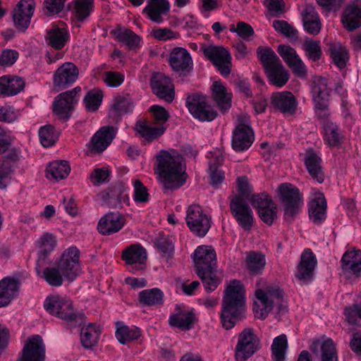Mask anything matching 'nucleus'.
Returning a JSON list of instances; mask_svg holds the SVG:
<instances>
[{"instance_id":"obj_49","label":"nucleus","mask_w":361,"mask_h":361,"mask_svg":"<svg viewBox=\"0 0 361 361\" xmlns=\"http://www.w3.org/2000/svg\"><path fill=\"white\" fill-rule=\"evenodd\" d=\"M257 55L266 72L281 63L276 53L269 47H258Z\"/></svg>"},{"instance_id":"obj_58","label":"nucleus","mask_w":361,"mask_h":361,"mask_svg":"<svg viewBox=\"0 0 361 361\" xmlns=\"http://www.w3.org/2000/svg\"><path fill=\"white\" fill-rule=\"evenodd\" d=\"M303 49L308 58L313 61H318L322 55L320 42L310 38L305 39L303 44Z\"/></svg>"},{"instance_id":"obj_52","label":"nucleus","mask_w":361,"mask_h":361,"mask_svg":"<svg viewBox=\"0 0 361 361\" xmlns=\"http://www.w3.org/2000/svg\"><path fill=\"white\" fill-rule=\"evenodd\" d=\"M246 264L250 272L261 274L266 264L265 256L260 252H250L247 256Z\"/></svg>"},{"instance_id":"obj_11","label":"nucleus","mask_w":361,"mask_h":361,"mask_svg":"<svg viewBox=\"0 0 361 361\" xmlns=\"http://www.w3.org/2000/svg\"><path fill=\"white\" fill-rule=\"evenodd\" d=\"M203 52L223 77L226 78L231 74L232 57L227 49L223 46L209 45Z\"/></svg>"},{"instance_id":"obj_26","label":"nucleus","mask_w":361,"mask_h":361,"mask_svg":"<svg viewBox=\"0 0 361 361\" xmlns=\"http://www.w3.org/2000/svg\"><path fill=\"white\" fill-rule=\"evenodd\" d=\"M170 8L169 0H148L143 13L152 22L161 24L168 16Z\"/></svg>"},{"instance_id":"obj_18","label":"nucleus","mask_w":361,"mask_h":361,"mask_svg":"<svg viewBox=\"0 0 361 361\" xmlns=\"http://www.w3.org/2000/svg\"><path fill=\"white\" fill-rule=\"evenodd\" d=\"M317 264L315 255L310 249H305L300 256V261L297 267L295 277L304 283H309L313 280L314 271Z\"/></svg>"},{"instance_id":"obj_27","label":"nucleus","mask_w":361,"mask_h":361,"mask_svg":"<svg viewBox=\"0 0 361 361\" xmlns=\"http://www.w3.org/2000/svg\"><path fill=\"white\" fill-rule=\"evenodd\" d=\"M169 63L172 69L176 72H189L193 66L192 60L189 51L183 47H175L169 56Z\"/></svg>"},{"instance_id":"obj_38","label":"nucleus","mask_w":361,"mask_h":361,"mask_svg":"<svg viewBox=\"0 0 361 361\" xmlns=\"http://www.w3.org/2000/svg\"><path fill=\"white\" fill-rule=\"evenodd\" d=\"M45 39L49 47L56 50H61L69 41L70 35L65 27L53 26L47 30Z\"/></svg>"},{"instance_id":"obj_19","label":"nucleus","mask_w":361,"mask_h":361,"mask_svg":"<svg viewBox=\"0 0 361 361\" xmlns=\"http://www.w3.org/2000/svg\"><path fill=\"white\" fill-rule=\"evenodd\" d=\"M230 209L238 225L245 230L252 226L253 214L250 207L239 196H235L230 202Z\"/></svg>"},{"instance_id":"obj_24","label":"nucleus","mask_w":361,"mask_h":361,"mask_svg":"<svg viewBox=\"0 0 361 361\" xmlns=\"http://www.w3.org/2000/svg\"><path fill=\"white\" fill-rule=\"evenodd\" d=\"M126 224L125 218L118 212H109L99 221L97 230L104 235H110L121 231Z\"/></svg>"},{"instance_id":"obj_44","label":"nucleus","mask_w":361,"mask_h":361,"mask_svg":"<svg viewBox=\"0 0 361 361\" xmlns=\"http://www.w3.org/2000/svg\"><path fill=\"white\" fill-rule=\"evenodd\" d=\"M38 247L37 263H44L47 258L54 250L56 245L55 237L49 233L43 234L37 242Z\"/></svg>"},{"instance_id":"obj_33","label":"nucleus","mask_w":361,"mask_h":361,"mask_svg":"<svg viewBox=\"0 0 361 361\" xmlns=\"http://www.w3.org/2000/svg\"><path fill=\"white\" fill-rule=\"evenodd\" d=\"M195 320V315L192 310L178 307L176 308L175 312L171 314L169 317L170 326L182 331L190 330Z\"/></svg>"},{"instance_id":"obj_55","label":"nucleus","mask_w":361,"mask_h":361,"mask_svg":"<svg viewBox=\"0 0 361 361\" xmlns=\"http://www.w3.org/2000/svg\"><path fill=\"white\" fill-rule=\"evenodd\" d=\"M133 103L128 97L123 96L115 97L111 104V111L116 115H121L133 111Z\"/></svg>"},{"instance_id":"obj_37","label":"nucleus","mask_w":361,"mask_h":361,"mask_svg":"<svg viewBox=\"0 0 361 361\" xmlns=\"http://www.w3.org/2000/svg\"><path fill=\"white\" fill-rule=\"evenodd\" d=\"M25 86V81L20 77L4 75L0 77V96L11 97L20 92Z\"/></svg>"},{"instance_id":"obj_20","label":"nucleus","mask_w":361,"mask_h":361,"mask_svg":"<svg viewBox=\"0 0 361 361\" xmlns=\"http://www.w3.org/2000/svg\"><path fill=\"white\" fill-rule=\"evenodd\" d=\"M35 8V0H20L13 12V19L18 30L25 31L30 23Z\"/></svg>"},{"instance_id":"obj_12","label":"nucleus","mask_w":361,"mask_h":361,"mask_svg":"<svg viewBox=\"0 0 361 361\" xmlns=\"http://www.w3.org/2000/svg\"><path fill=\"white\" fill-rule=\"evenodd\" d=\"M330 90L325 78H316L313 81L312 93L317 115L324 118L329 114L328 101Z\"/></svg>"},{"instance_id":"obj_7","label":"nucleus","mask_w":361,"mask_h":361,"mask_svg":"<svg viewBox=\"0 0 361 361\" xmlns=\"http://www.w3.org/2000/svg\"><path fill=\"white\" fill-rule=\"evenodd\" d=\"M152 113V125L144 122L137 123L136 130L148 141L157 139L166 130V122L169 115L167 111L159 105H153L149 109Z\"/></svg>"},{"instance_id":"obj_23","label":"nucleus","mask_w":361,"mask_h":361,"mask_svg":"<svg viewBox=\"0 0 361 361\" xmlns=\"http://www.w3.org/2000/svg\"><path fill=\"white\" fill-rule=\"evenodd\" d=\"M150 85L152 92L160 99L171 102L174 99V90L171 79L161 73L153 75Z\"/></svg>"},{"instance_id":"obj_57","label":"nucleus","mask_w":361,"mask_h":361,"mask_svg":"<svg viewBox=\"0 0 361 361\" xmlns=\"http://www.w3.org/2000/svg\"><path fill=\"white\" fill-rule=\"evenodd\" d=\"M68 0H44L42 12L47 16H53L61 13Z\"/></svg>"},{"instance_id":"obj_43","label":"nucleus","mask_w":361,"mask_h":361,"mask_svg":"<svg viewBox=\"0 0 361 361\" xmlns=\"http://www.w3.org/2000/svg\"><path fill=\"white\" fill-rule=\"evenodd\" d=\"M70 171L71 168L68 161L63 160L54 161L46 168V177L51 181L58 182L66 178Z\"/></svg>"},{"instance_id":"obj_2","label":"nucleus","mask_w":361,"mask_h":361,"mask_svg":"<svg viewBox=\"0 0 361 361\" xmlns=\"http://www.w3.org/2000/svg\"><path fill=\"white\" fill-rule=\"evenodd\" d=\"M155 173L166 190H175L183 186L188 175L183 158L175 150H161L156 156Z\"/></svg>"},{"instance_id":"obj_8","label":"nucleus","mask_w":361,"mask_h":361,"mask_svg":"<svg viewBox=\"0 0 361 361\" xmlns=\"http://www.w3.org/2000/svg\"><path fill=\"white\" fill-rule=\"evenodd\" d=\"M185 106L194 118L202 122H210L217 116V112L208 102L207 96L195 92L189 94L185 101Z\"/></svg>"},{"instance_id":"obj_64","label":"nucleus","mask_w":361,"mask_h":361,"mask_svg":"<svg viewBox=\"0 0 361 361\" xmlns=\"http://www.w3.org/2000/svg\"><path fill=\"white\" fill-rule=\"evenodd\" d=\"M250 200L252 206L256 207L258 212L274 204L271 197L266 193L252 195Z\"/></svg>"},{"instance_id":"obj_53","label":"nucleus","mask_w":361,"mask_h":361,"mask_svg":"<svg viewBox=\"0 0 361 361\" xmlns=\"http://www.w3.org/2000/svg\"><path fill=\"white\" fill-rule=\"evenodd\" d=\"M38 135L41 144L45 147L52 146L59 137L55 128L50 124L42 126L39 130Z\"/></svg>"},{"instance_id":"obj_36","label":"nucleus","mask_w":361,"mask_h":361,"mask_svg":"<svg viewBox=\"0 0 361 361\" xmlns=\"http://www.w3.org/2000/svg\"><path fill=\"white\" fill-rule=\"evenodd\" d=\"M310 350L314 354L320 353L322 361H338L337 352L331 338L314 341L311 345Z\"/></svg>"},{"instance_id":"obj_29","label":"nucleus","mask_w":361,"mask_h":361,"mask_svg":"<svg viewBox=\"0 0 361 361\" xmlns=\"http://www.w3.org/2000/svg\"><path fill=\"white\" fill-rule=\"evenodd\" d=\"M79 74L77 66L71 62L63 63L54 75V84L59 87H66L73 84Z\"/></svg>"},{"instance_id":"obj_48","label":"nucleus","mask_w":361,"mask_h":361,"mask_svg":"<svg viewBox=\"0 0 361 361\" xmlns=\"http://www.w3.org/2000/svg\"><path fill=\"white\" fill-rule=\"evenodd\" d=\"M288 347V338L286 334H282L275 337L271 346L273 361H286Z\"/></svg>"},{"instance_id":"obj_10","label":"nucleus","mask_w":361,"mask_h":361,"mask_svg":"<svg viewBox=\"0 0 361 361\" xmlns=\"http://www.w3.org/2000/svg\"><path fill=\"white\" fill-rule=\"evenodd\" d=\"M259 348V341L254 330L245 329L238 335V343L235 348L236 361H245Z\"/></svg>"},{"instance_id":"obj_21","label":"nucleus","mask_w":361,"mask_h":361,"mask_svg":"<svg viewBox=\"0 0 361 361\" xmlns=\"http://www.w3.org/2000/svg\"><path fill=\"white\" fill-rule=\"evenodd\" d=\"M195 272L215 269L216 252L212 247L201 245L192 254Z\"/></svg>"},{"instance_id":"obj_45","label":"nucleus","mask_w":361,"mask_h":361,"mask_svg":"<svg viewBox=\"0 0 361 361\" xmlns=\"http://www.w3.org/2000/svg\"><path fill=\"white\" fill-rule=\"evenodd\" d=\"M164 293L157 288L145 289L138 294V300L143 306H158L164 303Z\"/></svg>"},{"instance_id":"obj_61","label":"nucleus","mask_w":361,"mask_h":361,"mask_svg":"<svg viewBox=\"0 0 361 361\" xmlns=\"http://www.w3.org/2000/svg\"><path fill=\"white\" fill-rule=\"evenodd\" d=\"M103 80L104 83L110 87H118L123 84L125 80V75L121 72L109 71L103 74Z\"/></svg>"},{"instance_id":"obj_59","label":"nucleus","mask_w":361,"mask_h":361,"mask_svg":"<svg viewBox=\"0 0 361 361\" xmlns=\"http://www.w3.org/2000/svg\"><path fill=\"white\" fill-rule=\"evenodd\" d=\"M102 92L100 90L90 91L84 98L85 107L89 111L98 109L102 101Z\"/></svg>"},{"instance_id":"obj_54","label":"nucleus","mask_w":361,"mask_h":361,"mask_svg":"<svg viewBox=\"0 0 361 361\" xmlns=\"http://www.w3.org/2000/svg\"><path fill=\"white\" fill-rule=\"evenodd\" d=\"M207 293L214 291L219 286L220 279L215 274V269L196 272Z\"/></svg>"},{"instance_id":"obj_17","label":"nucleus","mask_w":361,"mask_h":361,"mask_svg":"<svg viewBox=\"0 0 361 361\" xmlns=\"http://www.w3.org/2000/svg\"><path fill=\"white\" fill-rule=\"evenodd\" d=\"M45 345L42 337L33 335L25 343L18 361H44Z\"/></svg>"},{"instance_id":"obj_60","label":"nucleus","mask_w":361,"mask_h":361,"mask_svg":"<svg viewBox=\"0 0 361 361\" xmlns=\"http://www.w3.org/2000/svg\"><path fill=\"white\" fill-rule=\"evenodd\" d=\"M272 26L276 32L283 35L287 37L292 39L297 37V30L287 21L282 20H275L273 21Z\"/></svg>"},{"instance_id":"obj_39","label":"nucleus","mask_w":361,"mask_h":361,"mask_svg":"<svg viewBox=\"0 0 361 361\" xmlns=\"http://www.w3.org/2000/svg\"><path fill=\"white\" fill-rule=\"evenodd\" d=\"M322 159L313 150H309L305 154V164L311 177L318 183L324 180V174L321 166Z\"/></svg>"},{"instance_id":"obj_47","label":"nucleus","mask_w":361,"mask_h":361,"mask_svg":"<svg viewBox=\"0 0 361 361\" xmlns=\"http://www.w3.org/2000/svg\"><path fill=\"white\" fill-rule=\"evenodd\" d=\"M343 135L339 126L331 121L324 126V140L330 147H336L341 143Z\"/></svg>"},{"instance_id":"obj_13","label":"nucleus","mask_w":361,"mask_h":361,"mask_svg":"<svg viewBox=\"0 0 361 361\" xmlns=\"http://www.w3.org/2000/svg\"><path fill=\"white\" fill-rule=\"evenodd\" d=\"M81 90L76 87L71 90L66 91L56 96L53 102V112L59 119L67 120L70 118L73 105L79 99L78 92Z\"/></svg>"},{"instance_id":"obj_5","label":"nucleus","mask_w":361,"mask_h":361,"mask_svg":"<svg viewBox=\"0 0 361 361\" xmlns=\"http://www.w3.org/2000/svg\"><path fill=\"white\" fill-rule=\"evenodd\" d=\"M43 306L47 312L65 321L72 328L80 325L83 321L84 314L76 311L73 302L66 298L58 295L47 297Z\"/></svg>"},{"instance_id":"obj_62","label":"nucleus","mask_w":361,"mask_h":361,"mask_svg":"<svg viewBox=\"0 0 361 361\" xmlns=\"http://www.w3.org/2000/svg\"><path fill=\"white\" fill-rule=\"evenodd\" d=\"M229 30L231 32H235L240 37L245 40H250L255 33L253 28L244 22H238L236 27L232 25Z\"/></svg>"},{"instance_id":"obj_15","label":"nucleus","mask_w":361,"mask_h":361,"mask_svg":"<svg viewBox=\"0 0 361 361\" xmlns=\"http://www.w3.org/2000/svg\"><path fill=\"white\" fill-rule=\"evenodd\" d=\"M254 132L247 121L238 120L232 134L231 145L235 152L247 150L254 141Z\"/></svg>"},{"instance_id":"obj_25","label":"nucleus","mask_w":361,"mask_h":361,"mask_svg":"<svg viewBox=\"0 0 361 361\" xmlns=\"http://www.w3.org/2000/svg\"><path fill=\"white\" fill-rule=\"evenodd\" d=\"M278 52L287 65L291 68L294 74L300 78L306 75V67L296 51L286 45H279Z\"/></svg>"},{"instance_id":"obj_4","label":"nucleus","mask_w":361,"mask_h":361,"mask_svg":"<svg viewBox=\"0 0 361 361\" xmlns=\"http://www.w3.org/2000/svg\"><path fill=\"white\" fill-rule=\"evenodd\" d=\"M283 290L275 283H269L256 289L253 302V312L257 319H264L275 305H281Z\"/></svg>"},{"instance_id":"obj_9","label":"nucleus","mask_w":361,"mask_h":361,"mask_svg":"<svg viewBox=\"0 0 361 361\" xmlns=\"http://www.w3.org/2000/svg\"><path fill=\"white\" fill-rule=\"evenodd\" d=\"M185 221L190 231L198 237L205 236L212 224L211 216L199 204L188 207Z\"/></svg>"},{"instance_id":"obj_22","label":"nucleus","mask_w":361,"mask_h":361,"mask_svg":"<svg viewBox=\"0 0 361 361\" xmlns=\"http://www.w3.org/2000/svg\"><path fill=\"white\" fill-rule=\"evenodd\" d=\"M342 274L347 279L357 278L361 273V251L345 252L341 259Z\"/></svg>"},{"instance_id":"obj_16","label":"nucleus","mask_w":361,"mask_h":361,"mask_svg":"<svg viewBox=\"0 0 361 361\" xmlns=\"http://www.w3.org/2000/svg\"><path fill=\"white\" fill-rule=\"evenodd\" d=\"M271 106L286 116H293L296 113L298 102L289 91L275 92L270 98Z\"/></svg>"},{"instance_id":"obj_6","label":"nucleus","mask_w":361,"mask_h":361,"mask_svg":"<svg viewBox=\"0 0 361 361\" xmlns=\"http://www.w3.org/2000/svg\"><path fill=\"white\" fill-rule=\"evenodd\" d=\"M278 195L283 207L284 219L292 221L303 206L302 194L294 185L285 183L278 187Z\"/></svg>"},{"instance_id":"obj_56","label":"nucleus","mask_w":361,"mask_h":361,"mask_svg":"<svg viewBox=\"0 0 361 361\" xmlns=\"http://www.w3.org/2000/svg\"><path fill=\"white\" fill-rule=\"evenodd\" d=\"M266 16L268 20L280 18L286 13V4L283 0H266Z\"/></svg>"},{"instance_id":"obj_42","label":"nucleus","mask_w":361,"mask_h":361,"mask_svg":"<svg viewBox=\"0 0 361 361\" xmlns=\"http://www.w3.org/2000/svg\"><path fill=\"white\" fill-rule=\"evenodd\" d=\"M100 335V327L96 324L89 323L83 326L80 331L81 345L87 349L93 348L98 343Z\"/></svg>"},{"instance_id":"obj_46","label":"nucleus","mask_w":361,"mask_h":361,"mask_svg":"<svg viewBox=\"0 0 361 361\" xmlns=\"http://www.w3.org/2000/svg\"><path fill=\"white\" fill-rule=\"evenodd\" d=\"M329 51L334 64L339 69L344 68L349 59L346 48L341 42H334L329 44Z\"/></svg>"},{"instance_id":"obj_32","label":"nucleus","mask_w":361,"mask_h":361,"mask_svg":"<svg viewBox=\"0 0 361 361\" xmlns=\"http://www.w3.org/2000/svg\"><path fill=\"white\" fill-rule=\"evenodd\" d=\"M344 27L353 30L361 26V0H353L345 8L341 18Z\"/></svg>"},{"instance_id":"obj_30","label":"nucleus","mask_w":361,"mask_h":361,"mask_svg":"<svg viewBox=\"0 0 361 361\" xmlns=\"http://www.w3.org/2000/svg\"><path fill=\"white\" fill-rule=\"evenodd\" d=\"M147 251L140 244H133L126 248L122 253V259L128 265H134L133 269L140 270L147 261Z\"/></svg>"},{"instance_id":"obj_41","label":"nucleus","mask_w":361,"mask_h":361,"mask_svg":"<svg viewBox=\"0 0 361 361\" xmlns=\"http://www.w3.org/2000/svg\"><path fill=\"white\" fill-rule=\"evenodd\" d=\"M111 32L117 41L126 45L129 49H135L140 46V37L130 29L117 27Z\"/></svg>"},{"instance_id":"obj_14","label":"nucleus","mask_w":361,"mask_h":361,"mask_svg":"<svg viewBox=\"0 0 361 361\" xmlns=\"http://www.w3.org/2000/svg\"><path fill=\"white\" fill-rule=\"evenodd\" d=\"M308 216L314 225H322L326 219L327 202L321 191L312 189L307 204Z\"/></svg>"},{"instance_id":"obj_51","label":"nucleus","mask_w":361,"mask_h":361,"mask_svg":"<svg viewBox=\"0 0 361 361\" xmlns=\"http://www.w3.org/2000/svg\"><path fill=\"white\" fill-rule=\"evenodd\" d=\"M140 336V330L135 326L121 325L116 331V337L121 344H126L137 340Z\"/></svg>"},{"instance_id":"obj_3","label":"nucleus","mask_w":361,"mask_h":361,"mask_svg":"<svg viewBox=\"0 0 361 361\" xmlns=\"http://www.w3.org/2000/svg\"><path fill=\"white\" fill-rule=\"evenodd\" d=\"M245 290L238 280H232L225 290L222 300L221 322L226 329H232L245 313Z\"/></svg>"},{"instance_id":"obj_63","label":"nucleus","mask_w":361,"mask_h":361,"mask_svg":"<svg viewBox=\"0 0 361 361\" xmlns=\"http://www.w3.org/2000/svg\"><path fill=\"white\" fill-rule=\"evenodd\" d=\"M110 171L106 167L97 168L90 175V179L93 185H99L109 181Z\"/></svg>"},{"instance_id":"obj_34","label":"nucleus","mask_w":361,"mask_h":361,"mask_svg":"<svg viewBox=\"0 0 361 361\" xmlns=\"http://www.w3.org/2000/svg\"><path fill=\"white\" fill-rule=\"evenodd\" d=\"M94 0H72L68 4V10L75 21H85L94 11Z\"/></svg>"},{"instance_id":"obj_35","label":"nucleus","mask_w":361,"mask_h":361,"mask_svg":"<svg viewBox=\"0 0 361 361\" xmlns=\"http://www.w3.org/2000/svg\"><path fill=\"white\" fill-rule=\"evenodd\" d=\"M20 281L13 277H5L0 281V307L8 305L17 296Z\"/></svg>"},{"instance_id":"obj_1","label":"nucleus","mask_w":361,"mask_h":361,"mask_svg":"<svg viewBox=\"0 0 361 361\" xmlns=\"http://www.w3.org/2000/svg\"><path fill=\"white\" fill-rule=\"evenodd\" d=\"M80 252L75 246H71L66 249L60 258L55 262L54 265L49 266L40 270L44 263L36 264L35 270L38 276L51 286L59 287L64 280L73 281L79 275Z\"/></svg>"},{"instance_id":"obj_31","label":"nucleus","mask_w":361,"mask_h":361,"mask_svg":"<svg viewBox=\"0 0 361 361\" xmlns=\"http://www.w3.org/2000/svg\"><path fill=\"white\" fill-rule=\"evenodd\" d=\"M211 97L221 111H226L231 106L232 93L220 80L213 82L210 87Z\"/></svg>"},{"instance_id":"obj_50","label":"nucleus","mask_w":361,"mask_h":361,"mask_svg":"<svg viewBox=\"0 0 361 361\" xmlns=\"http://www.w3.org/2000/svg\"><path fill=\"white\" fill-rule=\"evenodd\" d=\"M266 73L271 83L278 87L285 85L289 79V73L282 63L267 71Z\"/></svg>"},{"instance_id":"obj_28","label":"nucleus","mask_w":361,"mask_h":361,"mask_svg":"<svg viewBox=\"0 0 361 361\" xmlns=\"http://www.w3.org/2000/svg\"><path fill=\"white\" fill-rule=\"evenodd\" d=\"M116 134L113 126L102 127L91 138L89 148L94 152H101L107 148Z\"/></svg>"},{"instance_id":"obj_40","label":"nucleus","mask_w":361,"mask_h":361,"mask_svg":"<svg viewBox=\"0 0 361 361\" xmlns=\"http://www.w3.org/2000/svg\"><path fill=\"white\" fill-rule=\"evenodd\" d=\"M301 15L305 30L310 35H317L321 30V22L315 8L307 5Z\"/></svg>"}]
</instances>
